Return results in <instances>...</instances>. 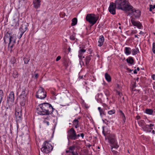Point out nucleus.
I'll list each match as a JSON object with an SVG mask.
<instances>
[{
	"label": "nucleus",
	"mask_w": 155,
	"mask_h": 155,
	"mask_svg": "<svg viewBox=\"0 0 155 155\" xmlns=\"http://www.w3.org/2000/svg\"><path fill=\"white\" fill-rule=\"evenodd\" d=\"M136 118L137 120H138L140 118V116H137L136 117Z\"/></svg>",
	"instance_id": "obj_59"
},
{
	"label": "nucleus",
	"mask_w": 155,
	"mask_h": 155,
	"mask_svg": "<svg viewBox=\"0 0 155 155\" xmlns=\"http://www.w3.org/2000/svg\"><path fill=\"white\" fill-rule=\"evenodd\" d=\"M152 51L154 54H155V43L153 42L152 45Z\"/></svg>",
	"instance_id": "obj_41"
},
{
	"label": "nucleus",
	"mask_w": 155,
	"mask_h": 155,
	"mask_svg": "<svg viewBox=\"0 0 155 155\" xmlns=\"http://www.w3.org/2000/svg\"><path fill=\"white\" fill-rule=\"evenodd\" d=\"M104 41V37L103 35L100 36L99 37V41H98V46L99 47L101 46Z\"/></svg>",
	"instance_id": "obj_17"
},
{
	"label": "nucleus",
	"mask_w": 155,
	"mask_h": 155,
	"mask_svg": "<svg viewBox=\"0 0 155 155\" xmlns=\"http://www.w3.org/2000/svg\"><path fill=\"white\" fill-rule=\"evenodd\" d=\"M12 34L11 32L9 33L8 31L5 34V36L4 38V41L5 44L7 43V41L10 42V44L12 41L14 42L15 39L11 35Z\"/></svg>",
	"instance_id": "obj_8"
},
{
	"label": "nucleus",
	"mask_w": 155,
	"mask_h": 155,
	"mask_svg": "<svg viewBox=\"0 0 155 155\" xmlns=\"http://www.w3.org/2000/svg\"><path fill=\"white\" fill-rule=\"evenodd\" d=\"M24 60L25 63V64H27L29 61L30 59L28 58H24Z\"/></svg>",
	"instance_id": "obj_37"
},
{
	"label": "nucleus",
	"mask_w": 155,
	"mask_h": 155,
	"mask_svg": "<svg viewBox=\"0 0 155 155\" xmlns=\"http://www.w3.org/2000/svg\"><path fill=\"white\" fill-rule=\"evenodd\" d=\"M138 122L140 125L141 124V125H142V124L144 122V121L143 120H141L139 121H138Z\"/></svg>",
	"instance_id": "obj_50"
},
{
	"label": "nucleus",
	"mask_w": 155,
	"mask_h": 155,
	"mask_svg": "<svg viewBox=\"0 0 155 155\" xmlns=\"http://www.w3.org/2000/svg\"><path fill=\"white\" fill-rule=\"evenodd\" d=\"M71 152L72 154L71 155H79L78 153L76 151L75 152L74 151H71Z\"/></svg>",
	"instance_id": "obj_46"
},
{
	"label": "nucleus",
	"mask_w": 155,
	"mask_h": 155,
	"mask_svg": "<svg viewBox=\"0 0 155 155\" xmlns=\"http://www.w3.org/2000/svg\"><path fill=\"white\" fill-rule=\"evenodd\" d=\"M148 125H141V126L143 130L147 132H148V127L147 126Z\"/></svg>",
	"instance_id": "obj_29"
},
{
	"label": "nucleus",
	"mask_w": 155,
	"mask_h": 155,
	"mask_svg": "<svg viewBox=\"0 0 155 155\" xmlns=\"http://www.w3.org/2000/svg\"><path fill=\"white\" fill-rule=\"evenodd\" d=\"M98 109L99 111L100 115L101 116H102V115H105V114L104 113V110H103L101 109V107H98Z\"/></svg>",
	"instance_id": "obj_30"
},
{
	"label": "nucleus",
	"mask_w": 155,
	"mask_h": 155,
	"mask_svg": "<svg viewBox=\"0 0 155 155\" xmlns=\"http://www.w3.org/2000/svg\"><path fill=\"white\" fill-rule=\"evenodd\" d=\"M75 146H70L69 148V149L71 151H74V150L75 149Z\"/></svg>",
	"instance_id": "obj_40"
},
{
	"label": "nucleus",
	"mask_w": 155,
	"mask_h": 155,
	"mask_svg": "<svg viewBox=\"0 0 155 155\" xmlns=\"http://www.w3.org/2000/svg\"><path fill=\"white\" fill-rule=\"evenodd\" d=\"M20 32L21 33H22L24 34V33L26 31V30H24L22 29L21 30H20Z\"/></svg>",
	"instance_id": "obj_54"
},
{
	"label": "nucleus",
	"mask_w": 155,
	"mask_h": 155,
	"mask_svg": "<svg viewBox=\"0 0 155 155\" xmlns=\"http://www.w3.org/2000/svg\"><path fill=\"white\" fill-rule=\"evenodd\" d=\"M61 59V57L60 56H58L56 59V61H58Z\"/></svg>",
	"instance_id": "obj_52"
},
{
	"label": "nucleus",
	"mask_w": 155,
	"mask_h": 155,
	"mask_svg": "<svg viewBox=\"0 0 155 155\" xmlns=\"http://www.w3.org/2000/svg\"><path fill=\"white\" fill-rule=\"evenodd\" d=\"M19 2V3H23L25 2L27 0H18Z\"/></svg>",
	"instance_id": "obj_49"
},
{
	"label": "nucleus",
	"mask_w": 155,
	"mask_h": 155,
	"mask_svg": "<svg viewBox=\"0 0 155 155\" xmlns=\"http://www.w3.org/2000/svg\"><path fill=\"white\" fill-rule=\"evenodd\" d=\"M145 112L147 114L151 115L153 112V111L151 109H147L145 110Z\"/></svg>",
	"instance_id": "obj_28"
},
{
	"label": "nucleus",
	"mask_w": 155,
	"mask_h": 155,
	"mask_svg": "<svg viewBox=\"0 0 155 155\" xmlns=\"http://www.w3.org/2000/svg\"><path fill=\"white\" fill-rule=\"evenodd\" d=\"M134 74H137V70L136 69H135L134 70Z\"/></svg>",
	"instance_id": "obj_63"
},
{
	"label": "nucleus",
	"mask_w": 155,
	"mask_h": 155,
	"mask_svg": "<svg viewBox=\"0 0 155 155\" xmlns=\"http://www.w3.org/2000/svg\"><path fill=\"white\" fill-rule=\"evenodd\" d=\"M11 25L15 28H17L19 25V19L18 18L14 19L11 22Z\"/></svg>",
	"instance_id": "obj_13"
},
{
	"label": "nucleus",
	"mask_w": 155,
	"mask_h": 155,
	"mask_svg": "<svg viewBox=\"0 0 155 155\" xmlns=\"http://www.w3.org/2000/svg\"><path fill=\"white\" fill-rule=\"evenodd\" d=\"M115 112V110L113 109L108 111V113L109 114L111 115L113 114H114Z\"/></svg>",
	"instance_id": "obj_38"
},
{
	"label": "nucleus",
	"mask_w": 155,
	"mask_h": 155,
	"mask_svg": "<svg viewBox=\"0 0 155 155\" xmlns=\"http://www.w3.org/2000/svg\"><path fill=\"white\" fill-rule=\"evenodd\" d=\"M86 51V50L85 49L83 48L81 49L79 51L78 57L81 60H82V58H81V57H82L83 54Z\"/></svg>",
	"instance_id": "obj_18"
},
{
	"label": "nucleus",
	"mask_w": 155,
	"mask_h": 155,
	"mask_svg": "<svg viewBox=\"0 0 155 155\" xmlns=\"http://www.w3.org/2000/svg\"><path fill=\"white\" fill-rule=\"evenodd\" d=\"M67 138L70 140H75L76 132L73 128H71L67 132Z\"/></svg>",
	"instance_id": "obj_7"
},
{
	"label": "nucleus",
	"mask_w": 155,
	"mask_h": 155,
	"mask_svg": "<svg viewBox=\"0 0 155 155\" xmlns=\"http://www.w3.org/2000/svg\"><path fill=\"white\" fill-rule=\"evenodd\" d=\"M34 73L35 74L33 75V77L35 79H37L38 76V73H36L35 71L34 72Z\"/></svg>",
	"instance_id": "obj_43"
},
{
	"label": "nucleus",
	"mask_w": 155,
	"mask_h": 155,
	"mask_svg": "<svg viewBox=\"0 0 155 155\" xmlns=\"http://www.w3.org/2000/svg\"><path fill=\"white\" fill-rule=\"evenodd\" d=\"M79 121L78 119H75L73 122V125L79 124Z\"/></svg>",
	"instance_id": "obj_35"
},
{
	"label": "nucleus",
	"mask_w": 155,
	"mask_h": 155,
	"mask_svg": "<svg viewBox=\"0 0 155 155\" xmlns=\"http://www.w3.org/2000/svg\"><path fill=\"white\" fill-rule=\"evenodd\" d=\"M46 92L44 89L42 87H40L36 92V97L41 99H43L46 97Z\"/></svg>",
	"instance_id": "obj_5"
},
{
	"label": "nucleus",
	"mask_w": 155,
	"mask_h": 155,
	"mask_svg": "<svg viewBox=\"0 0 155 155\" xmlns=\"http://www.w3.org/2000/svg\"><path fill=\"white\" fill-rule=\"evenodd\" d=\"M40 108L38 113L40 115H48L51 114L54 108L51 105L47 103H44L39 105Z\"/></svg>",
	"instance_id": "obj_1"
},
{
	"label": "nucleus",
	"mask_w": 155,
	"mask_h": 155,
	"mask_svg": "<svg viewBox=\"0 0 155 155\" xmlns=\"http://www.w3.org/2000/svg\"><path fill=\"white\" fill-rule=\"evenodd\" d=\"M126 61L128 63L131 64H133L134 62V60L133 58L131 57H129L127 59Z\"/></svg>",
	"instance_id": "obj_22"
},
{
	"label": "nucleus",
	"mask_w": 155,
	"mask_h": 155,
	"mask_svg": "<svg viewBox=\"0 0 155 155\" xmlns=\"http://www.w3.org/2000/svg\"><path fill=\"white\" fill-rule=\"evenodd\" d=\"M19 34H20L19 36H18V38L19 39H20L21 37L23 34L22 33H21L20 32L19 33Z\"/></svg>",
	"instance_id": "obj_51"
},
{
	"label": "nucleus",
	"mask_w": 155,
	"mask_h": 155,
	"mask_svg": "<svg viewBox=\"0 0 155 155\" xmlns=\"http://www.w3.org/2000/svg\"><path fill=\"white\" fill-rule=\"evenodd\" d=\"M113 153L114 154V155H119V153L117 152V151H113Z\"/></svg>",
	"instance_id": "obj_48"
},
{
	"label": "nucleus",
	"mask_w": 155,
	"mask_h": 155,
	"mask_svg": "<svg viewBox=\"0 0 155 155\" xmlns=\"http://www.w3.org/2000/svg\"><path fill=\"white\" fill-rule=\"evenodd\" d=\"M84 136V133H81L80 134H77L76 133L75 140H76L78 139V138L81 136L82 138H83Z\"/></svg>",
	"instance_id": "obj_25"
},
{
	"label": "nucleus",
	"mask_w": 155,
	"mask_h": 155,
	"mask_svg": "<svg viewBox=\"0 0 155 155\" xmlns=\"http://www.w3.org/2000/svg\"><path fill=\"white\" fill-rule=\"evenodd\" d=\"M136 82H134V84H132V88H131V90H134V88H135L136 86Z\"/></svg>",
	"instance_id": "obj_42"
},
{
	"label": "nucleus",
	"mask_w": 155,
	"mask_h": 155,
	"mask_svg": "<svg viewBox=\"0 0 155 155\" xmlns=\"http://www.w3.org/2000/svg\"><path fill=\"white\" fill-rule=\"evenodd\" d=\"M16 61V59L14 58H12V59H11V60L10 61L11 64H14L15 63Z\"/></svg>",
	"instance_id": "obj_39"
},
{
	"label": "nucleus",
	"mask_w": 155,
	"mask_h": 155,
	"mask_svg": "<svg viewBox=\"0 0 155 155\" xmlns=\"http://www.w3.org/2000/svg\"><path fill=\"white\" fill-rule=\"evenodd\" d=\"M70 39L72 40H74L75 39V36L73 35L70 36Z\"/></svg>",
	"instance_id": "obj_44"
},
{
	"label": "nucleus",
	"mask_w": 155,
	"mask_h": 155,
	"mask_svg": "<svg viewBox=\"0 0 155 155\" xmlns=\"http://www.w3.org/2000/svg\"><path fill=\"white\" fill-rule=\"evenodd\" d=\"M108 139L111 144H114L116 142L115 136L114 134H110L108 137Z\"/></svg>",
	"instance_id": "obj_14"
},
{
	"label": "nucleus",
	"mask_w": 155,
	"mask_h": 155,
	"mask_svg": "<svg viewBox=\"0 0 155 155\" xmlns=\"http://www.w3.org/2000/svg\"><path fill=\"white\" fill-rule=\"evenodd\" d=\"M131 52V49L130 48L127 47L125 48L124 52L126 55H128L130 54Z\"/></svg>",
	"instance_id": "obj_21"
},
{
	"label": "nucleus",
	"mask_w": 155,
	"mask_h": 155,
	"mask_svg": "<svg viewBox=\"0 0 155 155\" xmlns=\"http://www.w3.org/2000/svg\"><path fill=\"white\" fill-rule=\"evenodd\" d=\"M105 77L106 80L108 82H110L111 81V77L107 73H105Z\"/></svg>",
	"instance_id": "obj_23"
},
{
	"label": "nucleus",
	"mask_w": 155,
	"mask_h": 155,
	"mask_svg": "<svg viewBox=\"0 0 155 155\" xmlns=\"http://www.w3.org/2000/svg\"><path fill=\"white\" fill-rule=\"evenodd\" d=\"M41 0H34L33 3L34 7L37 9L40 7Z\"/></svg>",
	"instance_id": "obj_16"
},
{
	"label": "nucleus",
	"mask_w": 155,
	"mask_h": 155,
	"mask_svg": "<svg viewBox=\"0 0 155 155\" xmlns=\"http://www.w3.org/2000/svg\"><path fill=\"white\" fill-rule=\"evenodd\" d=\"M103 131H102V133L105 136H106V134L105 133V132H104V127H103Z\"/></svg>",
	"instance_id": "obj_55"
},
{
	"label": "nucleus",
	"mask_w": 155,
	"mask_h": 155,
	"mask_svg": "<svg viewBox=\"0 0 155 155\" xmlns=\"http://www.w3.org/2000/svg\"><path fill=\"white\" fill-rule=\"evenodd\" d=\"M13 77L15 78H17L18 77V73L16 71H13Z\"/></svg>",
	"instance_id": "obj_32"
},
{
	"label": "nucleus",
	"mask_w": 155,
	"mask_h": 155,
	"mask_svg": "<svg viewBox=\"0 0 155 155\" xmlns=\"http://www.w3.org/2000/svg\"><path fill=\"white\" fill-rule=\"evenodd\" d=\"M53 149L52 146L48 142L45 141L43 145V147L41 148V151L46 153L51 152Z\"/></svg>",
	"instance_id": "obj_3"
},
{
	"label": "nucleus",
	"mask_w": 155,
	"mask_h": 155,
	"mask_svg": "<svg viewBox=\"0 0 155 155\" xmlns=\"http://www.w3.org/2000/svg\"><path fill=\"white\" fill-rule=\"evenodd\" d=\"M99 16L94 14H88L86 17V20L92 25L96 23L98 20Z\"/></svg>",
	"instance_id": "obj_4"
},
{
	"label": "nucleus",
	"mask_w": 155,
	"mask_h": 155,
	"mask_svg": "<svg viewBox=\"0 0 155 155\" xmlns=\"http://www.w3.org/2000/svg\"><path fill=\"white\" fill-rule=\"evenodd\" d=\"M112 144L114 145V147L116 149L117 148L119 147V146L116 143V142L114 144Z\"/></svg>",
	"instance_id": "obj_45"
},
{
	"label": "nucleus",
	"mask_w": 155,
	"mask_h": 155,
	"mask_svg": "<svg viewBox=\"0 0 155 155\" xmlns=\"http://www.w3.org/2000/svg\"><path fill=\"white\" fill-rule=\"evenodd\" d=\"M63 64L64 66H65L66 68H67V67L68 66V62L66 60H64L63 62Z\"/></svg>",
	"instance_id": "obj_33"
},
{
	"label": "nucleus",
	"mask_w": 155,
	"mask_h": 155,
	"mask_svg": "<svg viewBox=\"0 0 155 155\" xmlns=\"http://www.w3.org/2000/svg\"><path fill=\"white\" fill-rule=\"evenodd\" d=\"M92 55H90L88 56H87L85 59V62L86 65V66H88L90 61L91 59V57Z\"/></svg>",
	"instance_id": "obj_19"
},
{
	"label": "nucleus",
	"mask_w": 155,
	"mask_h": 155,
	"mask_svg": "<svg viewBox=\"0 0 155 155\" xmlns=\"http://www.w3.org/2000/svg\"><path fill=\"white\" fill-rule=\"evenodd\" d=\"M135 18L132 17L131 19V22L132 25L135 26L137 27L139 29H141L142 27V24L139 21H135Z\"/></svg>",
	"instance_id": "obj_10"
},
{
	"label": "nucleus",
	"mask_w": 155,
	"mask_h": 155,
	"mask_svg": "<svg viewBox=\"0 0 155 155\" xmlns=\"http://www.w3.org/2000/svg\"><path fill=\"white\" fill-rule=\"evenodd\" d=\"M117 93L118 94V95H119L120 97H121L122 95V93H121L119 92L118 91Z\"/></svg>",
	"instance_id": "obj_57"
},
{
	"label": "nucleus",
	"mask_w": 155,
	"mask_h": 155,
	"mask_svg": "<svg viewBox=\"0 0 155 155\" xmlns=\"http://www.w3.org/2000/svg\"><path fill=\"white\" fill-rule=\"evenodd\" d=\"M20 104L22 106H24L25 104L26 100V96L20 95Z\"/></svg>",
	"instance_id": "obj_15"
},
{
	"label": "nucleus",
	"mask_w": 155,
	"mask_h": 155,
	"mask_svg": "<svg viewBox=\"0 0 155 155\" xmlns=\"http://www.w3.org/2000/svg\"><path fill=\"white\" fill-rule=\"evenodd\" d=\"M117 8V6L114 2L110 3L109 7L108 8L109 12L113 15L116 14V8Z\"/></svg>",
	"instance_id": "obj_9"
},
{
	"label": "nucleus",
	"mask_w": 155,
	"mask_h": 155,
	"mask_svg": "<svg viewBox=\"0 0 155 155\" xmlns=\"http://www.w3.org/2000/svg\"><path fill=\"white\" fill-rule=\"evenodd\" d=\"M152 77V78L153 79V80H155V74H153L151 76Z\"/></svg>",
	"instance_id": "obj_56"
},
{
	"label": "nucleus",
	"mask_w": 155,
	"mask_h": 155,
	"mask_svg": "<svg viewBox=\"0 0 155 155\" xmlns=\"http://www.w3.org/2000/svg\"><path fill=\"white\" fill-rule=\"evenodd\" d=\"M127 70L129 72H131L132 71V70H131L128 68H127Z\"/></svg>",
	"instance_id": "obj_58"
},
{
	"label": "nucleus",
	"mask_w": 155,
	"mask_h": 155,
	"mask_svg": "<svg viewBox=\"0 0 155 155\" xmlns=\"http://www.w3.org/2000/svg\"><path fill=\"white\" fill-rule=\"evenodd\" d=\"M131 91L132 92V91H137L139 92V91L138 90H136V89H134V90H131Z\"/></svg>",
	"instance_id": "obj_61"
},
{
	"label": "nucleus",
	"mask_w": 155,
	"mask_h": 155,
	"mask_svg": "<svg viewBox=\"0 0 155 155\" xmlns=\"http://www.w3.org/2000/svg\"><path fill=\"white\" fill-rule=\"evenodd\" d=\"M72 23L71 24V26H74L77 23V19L76 18H74L72 20Z\"/></svg>",
	"instance_id": "obj_27"
},
{
	"label": "nucleus",
	"mask_w": 155,
	"mask_h": 155,
	"mask_svg": "<svg viewBox=\"0 0 155 155\" xmlns=\"http://www.w3.org/2000/svg\"><path fill=\"white\" fill-rule=\"evenodd\" d=\"M27 29V25L25 23L21 25V27L19 28V30H21L22 29L26 30Z\"/></svg>",
	"instance_id": "obj_26"
},
{
	"label": "nucleus",
	"mask_w": 155,
	"mask_h": 155,
	"mask_svg": "<svg viewBox=\"0 0 155 155\" xmlns=\"http://www.w3.org/2000/svg\"><path fill=\"white\" fill-rule=\"evenodd\" d=\"M71 151L70 150H67L66 151V152L67 153H71Z\"/></svg>",
	"instance_id": "obj_62"
},
{
	"label": "nucleus",
	"mask_w": 155,
	"mask_h": 155,
	"mask_svg": "<svg viewBox=\"0 0 155 155\" xmlns=\"http://www.w3.org/2000/svg\"><path fill=\"white\" fill-rule=\"evenodd\" d=\"M14 100V94L13 91H11L9 93L8 97V103H13Z\"/></svg>",
	"instance_id": "obj_12"
},
{
	"label": "nucleus",
	"mask_w": 155,
	"mask_h": 155,
	"mask_svg": "<svg viewBox=\"0 0 155 155\" xmlns=\"http://www.w3.org/2000/svg\"><path fill=\"white\" fill-rule=\"evenodd\" d=\"M120 112L121 113V115L122 117L123 120L124 121V122H125L126 120V118L123 112L121 110H120Z\"/></svg>",
	"instance_id": "obj_34"
},
{
	"label": "nucleus",
	"mask_w": 155,
	"mask_h": 155,
	"mask_svg": "<svg viewBox=\"0 0 155 155\" xmlns=\"http://www.w3.org/2000/svg\"><path fill=\"white\" fill-rule=\"evenodd\" d=\"M130 9H128L127 11L129 12V15H132L135 18L139 17L140 15V11L139 10H136L132 7Z\"/></svg>",
	"instance_id": "obj_6"
},
{
	"label": "nucleus",
	"mask_w": 155,
	"mask_h": 155,
	"mask_svg": "<svg viewBox=\"0 0 155 155\" xmlns=\"http://www.w3.org/2000/svg\"><path fill=\"white\" fill-rule=\"evenodd\" d=\"M117 8L123 11H127L128 9H130L132 6L129 4L128 0H116L114 3Z\"/></svg>",
	"instance_id": "obj_2"
},
{
	"label": "nucleus",
	"mask_w": 155,
	"mask_h": 155,
	"mask_svg": "<svg viewBox=\"0 0 155 155\" xmlns=\"http://www.w3.org/2000/svg\"><path fill=\"white\" fill-rule=\"evenodd\" d=\"M144 34L143 32H142V31H140V32L139 33V34L140 35H143Z\"/></svg>",
	"instance_id": "obj_64"
},
{
	"label": "nucleus",
	"mask_w": 155,
	"mask_h": 155,
	"mask_svg": "<svg viewBox=\"0 0 155 155\" xmlns=\"http://www.w3.org/2000/svg\"><path fill=\"white\" fill-rule=\"evenodd\" d=\"M149 11L150 12L152 11L153 9L155 8V5H149Z\"/></svg>",
	"instance_id": "obj_36"
},
{
	"label": "nucleus",
	"mask_w": 155,
	"mask_h": 155,
	"mask_svg": "<svg viewBox=\"0 0 155 155\" xmlns=\"http://www.w3.org/2000/svg\"><path fill=\"white\" fill-rule=\"evenodd\" d=\"M73 125L76 128H78L79 127V124L76 125Z\"/></svg>",
	"instance_id": "obj_60"
},
{
	"label": "nucleus",
	"mask_w": 155,
	"mask_h": 155,
	"mask_svg": "<svg viewBox=\"0 0 155 155\" xmlns=\"http://www.w3.org/2000/svg\"><path fill=\"white\" fill-rule=\"evenodd\" d=\"M21 93L20 95H22L26 96L28 93V90L27 86H23L21 87H20Z\"/></svg>",
	"instance_id": "obj_11"
},
{
	"label": "nucleus",
	"mask_w": 155,
	"mask_h": 155,
	"mask_svg": "<svg viewBox=\"0 0 155 155\" xmlns=\"http://www.w3.org/2000/svg\"><path fill=\"white\" fill-rule=\"evenodd\" d=\"M154 125L153 124H150L149 125H148L147 126L148 127L150 128V129L151 130H152L153 128L152 127Z\"/></svg>",
	"instance_id": "obj_47"
},
{
	"label": "nucleus",
	"mask_w": 155,
	"mask_h": 155,
	"mask_svg": "<svg viewBox=\"0 0 155 155\" xmlns=\"http://www.w3.org/2000/svg\"><path fill=\"white\" fill-rule=\"evenodd\" d=\"M15 115L16 119L17 120H20L21 119V112H17L16 111Z\"/></svg>",
	"instance_id": "obj_20"
},
{
	"label": "nucleus",
	"mask_w": 155,
	"mask_h": 155,
	"mask_svg": "<svg viewBox=\"0 0 155 155\" xmlns=\"http://www.w3.org/2000/svg\"><path fill=\"white\" fill-rule=\"evenodd\" d=\"M15 43V39L14 42L13 41H12L11 43V44H10V42L8 44V47L10 49V51H11L12 50V48L13 47L14 44Z\"/></svg>",
	"instance_id": "obj_24"
},
{
	"label": "nucleus",
	"mask_w": 155,
	"mask_h": 155,
	"mask_svg": "<svg viewBox=\"0 0 155 155\" xmlns=\"http://www.w3.org/2000/svg\"><path fill=\"white\" fill-rule=\"evenodd\" d=\"M44 122L45 123H46L47 125H49V122L48 121L45 120L44 121Z\"/></svg>",
	"instance_id": "obj_53"
},
{
	"label": "nucleus",
	"mask_w": 155,
	"mask_h": 155,
	"mask_svg": "<svg viewBox=\"0 0 155 155\" xmlns=\"http://www.w3.org/2000/svg\"><path fill=\"white\" fill-rule=\"evenodd\" d=\"M139 52V49L138 48H137L135 49H133L132 54L133 55H135Z\"/></svg>",
	"instance_id": "obj_31"
}]
</instances>
